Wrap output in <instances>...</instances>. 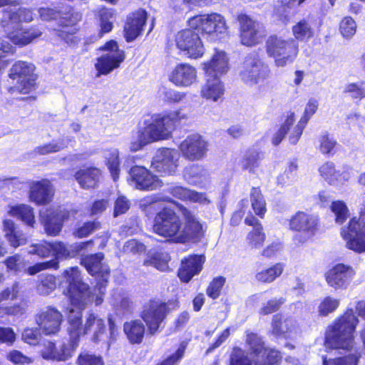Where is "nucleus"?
Instances as JSON below:
<instances>
[{
	"mask_svg": "<svg viewBox=\"0 0 365 365\" xmlns=\"http://www.w3.org/2000/svg\"><path fill=\"white\" fill-rule=\"evenodd\" d=\"M147 20V12L139 9L128 16L124 26L125 37L127 41L135 39L143 29Z\"/></svg>",
	"mask_w": 365,
	"mask_h": 365,
	"instance_id": "obj_29",
	"label": "nucleus"
},
{
	"mask_svg": "<svg viewBox=\"0 0 365 365\" xmlns=\"http://www.w3.org/2000/svg\"><path fill=\"white\" fill-rule=\"evenodd\" d=\"M100 16V33L101 34L110 32L113 29L114 14L112 9H102L99 11Z\"/></svg>",
	"mask_w": 365,
	"mask_h": 365,
	"instance_id": "obj_56",
	"label": "nucleus"
},
{
	"mask_svg": "<svg viewBox=\"0 0 365 365\" xmlns=\"http://www.w3.org/2000/svg\"><path fill=\"white\" fill-rule=\"evenodd\" d=\"M182 215L186 220L182 234L177 237L178 242H196L204 235L203 225L195 217L193 214L186 208L182 210Z\"/></svg>",
	"mask_w": 365,
	"mask_h": 365,
	"instance_id": "obj_25",
	"label": "nucleus"
},
{
	"mask_svg": "<svg viewBox=\"0 0 365 365\" xmlns=\"http://www.w3.org/2000/svg\"><path fill=\"white\" fill-rule=\"evenodd\" d=\"M34 66L26 61H18L10 70L9 78L16 81L15 86L9 88L12 93H28L35 87L36 76L34 73Z\"/></svg>",
	"mask_w": 365,
	"mask_h": 365,
	"instance_id": "obj_9",
	"label": "nucleus"
},
{
	"mask_svg": "<svg viewBox=\"0 0 365 365\" xmlns=\"http://www.w3.org/2000/svg\"><path fill=\"white\" fill-rule=\"evenodd\" d=\"M285 299L282 297L279 299H271L264 304L259 309L260 316H267L277 312L284 304Z\"/></svg>",
	"mask_w": 365,
	"mask_h": 365,
	"instance_id": "obj_59",
	"label": "nucleus"
},
{
	"mask_svg": "<svg viewBox=\"0 0 365 365\" xmlns=\"http://www.w3.org/2000/svg\"><path fill=\"white\" fill-rule=\"evenodd\" d=\"M170 192L174 197L182 200H190L200 203L209 202L204 193L198 192L180 186L171 188Z\"/></svg>",
	"mask_w": 365,
	"mask_h": 365,
	"instance_id": "obj_40",
	"label": "nucleus"
},
{
	"mask_svg": "<svg viewBox=\"0 0 365 365\" xmlns=\"http://www.w3.org/2000/svg\"><path fill=\"white\" fill-rule=\"evenodd\" d=\"M269 69L257 53L247 55L239 71V76L248 86H254L269 76Z\"/></svg>",
	"mask_w": 365,
	"mask_h": 365,
	"instance_id": "obj_8",
	"label": "nucleus"
},
{
	"mask_svg": "<svg viewBox=\"0 0 365 365\" xmlns=\"http://www.w3.org/2000/svg\"><path fill=\"white\" fill-rule=\"evenodd\" d=\"M76 365H104L102 356L90 353L88 351L81 352L76 360Z\"/></svg>",
	"mask_w": 365,
	"mask_h": 365,
	"instance_id": "obj_55",
	"label": "nucleus"
},
{
	"mask_svg": "<svg viewBox=\"0 0 365 365\" xmlns=\"http://www.w3.org/2000/svg\"><path fill=\"white\" fill-rule=\"evenodd\" d=\"M62 275L67 283L64 294L67 297L69 304L78 309V312L82 313L87 306L86 299L91 293L89 285L83 282L77 266L65 269Z\"/></svg>",
	"mask_w": 365,
	"mask_h": 365,
	"instance_id": "obj_5",
	"label": "nucleus"
},
{
	"mask_svg": "<svg viewBox=\"0 0 365 365\" xmlns=\"http://www.w3.org/2000/svg\"><path fill=\"white\" fill-rule=\"evenodd\" d=\"M359 321L352 308H347L329 324L325 331L324 345L327 350L339 354L351 352L354 346V333Z\"/></svg>",
	"mask_w": 365,
	"mask_h": 365,
	"instance_id": "obj_4",
	"label": "nucleus"
},
{
	"mask_svg": "<svg viewBox=\"0 0 365 365\" xmlns=\"http://www.w3.org/2000/svg\"><path fill=\"white\" fill-rule=\"evenodd\" d=\"M224 91V86L219 77L206 76V82L200 92L202 98L216 102L223 96Z\"/></svg>",
	"mask_w": 365,
	"mask_h": 365,
	"instance_id": "obj_32",
	"label": "nucleus"
},
{
	"mask_svg": "<svg viewBox=\"0 0 365 365\" xmlns=\"http://www.w3.org/2000/svg\"><path fill=\"white\" fill-rule=\"evenodd\" d=\"M179 154L175 150L163 148L157 151L151 166L157 172L165 175H173L178 166Z\"/></svg>",
	"mask_w": 365,
	"mask_h": 365,
	"instance_id": "obj_21",
	"label": "nucleus"
},
{
	"mask_svg": "<svg viewBox=\"0 0 365 365\" xmlns=\"http://www.w3.org/2000/svg\"><path fill=\"white\" fill-rule=\"evenodd\" d=\"M169 80L178 87H190L197 81L196 68L188 63H179L171 71Z\"/></svg>",
	"mask_w": 365,
	"mask_h": 365,
	"instance_id": "obj_26",
	"label": "nucleus"
},
{
	"mask_svg": "<svg viewBox=\"0 0 365 365\" xmlns=\"http://www.w3.org/2000/svg\"><path fill=\"white\" fill-rule=\"evenodd\" d=\"M101 49L104 50L106 53L98 58L95 63L97 78L101 75H108L118 68L125 59L124 51L119 49L117 42L115 41L107 42Z\"/></svg>",
	"mask_w": 365,
	"mask_h": 365,
	"instance_id": "obj_11",
	"label": "nucleus"
},
{
	"mask_svg": "<svg viewBox=\"0 0 365 365\" xmlns=\"http://www.w3.org/2000/svg\"><path fill=\"white\" fill-rule=\"evenodd\" d=\"M292 33L298 41H304L311 38L314 35V30L310 23L305 19L299 21L292 27Z\"/></svg>",
	"mask_w": 365,
	"mask_h": 365,
	"instance_id": "obj_49",
	"label": "nucleus"
},
{
	"mask_svg": "<svg viewBox=\"0 0 365 365\" xmlns=\"http://www.w3.org/2000/svg\"><path fill=\"white\" fill-rule=\"evenodd\" d=\"M284 268V264L283 263H276L272 267L257 272L255 275L256 279L262 283L272 282L282 274Z\"/></svg>",
	"mask_w": 365,
	"mask_h": 365,
	"instance_id": "obj_45",
	"label": "nucleus"
},
{
	"mask_svg": "<svg viewBox=\"0 0 365 365\" xmlns=\"http://www.w3.org/2000/svg\"><path fill=\"white\" fill-rule=\"evenodd\" d=\"M175 42L177 47L185 52L190 58H200L205 52V47L199 34L192 29L179 31L175 36Z\"/></svg>",
	"mask_w": 365,
	"mask_h": 365,
	"instance_id": "obj_14",
	"label": "nucleus"
},
{
	"mask_svg": "<svg viewBox=\"0 0 365 365\" xmlns=\"http://www.w3.org/2000/svg\"><path fill=\"white\" fill-rule=\"evenodd\" d=\"M68 140L65 138H61L54 140L52 142L42 145H39L34 149V152L38 155H48L55 153L67 148Z\"/></svg>",
	"mask_w": 365,
	"mask_h": 365,
	"instance_id": "obj_47",
	"label": "nucleus"
},
{
	"mask_svg": "<svg viewBox=\"0 0 365 365\" xmlns=\"http://www.w3.org/2000/svg\"><path fill=\"white\" fill-rule=\"evenodd\" d=\"M53 254L54 255L51 259L42 262H37L34 265L29 266L26 269V273L28 275L32 276L46 269H53L56 270L59 268L58 259L60 256H68L70 252H53Z\"/></svg>",
	"mask_w": 365,
	"mask_h": 365,
	"instance_id": "obj_39",
	"label": "nucleus"
},
{
	"mask_svg": "<svg viewBox=\"0 0 365 365\" xmlns=\"http://www.w3.org/2000/svg\"><path fill=\"white\" fill-rule=\"evenodd\" d=\"M361 354L356 351L354 353L328 358L326 355L322 356V365H358Z\"/></svg>",
	"mask_w": 365,
	"mask_h": 365,
	"instance_id": "obj_44",
	"label": "nucleus"
},
{
	"mask_svg": "<svg viewBox=\"0 0 365 365\" xmlns=\"http://www.w3.org/2000/svg\"><path fill=\"white\" fill-rule=\"evenodd\" d=\"M185 349L186 344L182 342L173 354L160 360L155 365H178L185 355Z\"/></svg>",
	"mask_w": 365,
	"mask_h": 365,
	"instance_id": "obj_60",
	"label": "nucleus"
},
{
	"mask_svg": "<svg viewBox=\"0 0 365 365\" xmlns=\"http://www.w3.org/2000/svg\"><path fill=\"white\" fill-rule=\"evenodd\" d=\"M245 342L249 347L252 359H254L265 348L264 341L261 336L250 330L245 331Z\"/></svg>",
	"mask_w": 365,
	"mask_h": 365,
	"instance_id": "obj_46",
	"label": "nucleus"
},
{
	"mask_svg": "<svg viewBox=\"0 0 365 365\" xmlns=\"http://www.w3.org/2000/svg\"><path fill=\"white\" fill-rule=\"evenodd\" d=\"M34 19L31 11L25 8L7 9L2 11L0 26L8 36L21 26V22H30Z\"/></svg>",
	"mask_w": 365,
	"mask_h": 365,
	"instance_id": "obj_17",
	"label": "nucleus"
},
{
	"mask_svg": "<svg viewBox=\"0 0 365 365\" xmlns=\"http://www.w3.org/2000/svg\"><path fill=\"white\" fill-rule=\"evenodd\" d=\"M331 210L335 215V221L342 224L349 216V210L343 201H334L331 203Z\"/></svg>",
	"mask_w": 365,
	"mask_h": 365,
	"instance_id": "obj_61",
	"label": "nucleus"
},
{
	"mask_svg": "<svg viewBox=\"0 0 365 365\" xmlns=\"http://www.w3.org/2000/svg\"><path fill=\"white\" fill-rule=\"evenodd\" d=\"M262 158L263 154L262 152L255 149H250L242 160V167L249 172H254L255 169L259 166V161Z\"/></svg>",
	"mask_w": 365,
	"mask_h": 365,
	"instance_id": "obj_48",
	"label": "nucleus"
},
{
	"mask_svg": "<svg viewBox=\"0 0 365 365\" xmlns=\"http://www.w3.org/2000/svg\"><path fill=\"white\" fill-rule=\"evenodd\" d=\"M187 23L191 29L201 30L208 34H223L227 30L225 18L217 13L197 15L190 18Z\"/></svg>",
	"mask_w": 365,
	"mask_h": 365,
	"instance_id": "obj_13",
	"label": "nucleus"
},
{
	"mask_svg": "<svg viewBox=\"0 0 365 365\" xmlns=\"http://www.w3.org/2000/svg\"><path fill=\"white\" fill-rule=\"evenodd\" d=\"M319 171L324 180L332 185L343 184L348 180V175L336 170L332 163H324L319 168Z\"/></svg>",
	"mask_w": 365,
	"mask_h": 365,
	"instance_id": "obj_34",
	"label": "nucleus"
},
{
	"mask_svg": "<svg viewBox=\"0 0 365 365\" xmlns=\"http://www.w3.org/2000/svg\"><path fill=\"white\" fill-rule=\"evenodd\" d=\"M205 75L219 77L229 70L228 58L224 51H216L212 59L204 63Z\"/></svg>",
	"mask_w": 365,
	"mask_h": 365,
	"instance_id": "obj_30",
	"label": "nucleus"
},
{
	"mask_svg": "<svg viewBox=\"0 0 365 365\" xmlns=\"http://www.w3.org/2000/svg\"><path fill=\"white\" fill-rule=\"evenodd\" d=\"M101 172L96 168L81 169L75 174V179L83 188L95 187L98 182Z\"/></svg>",
	"mask_w": 365,
	"mask_h": 365,
	"instance_id": "obj_35",
	"label": "nucleus"
},
{
	"mask_svg": "<svg viewBox=\"0 0 365 365\" xmlns=\"http://www.w3.org/2000/svg\"><path fill=\"white\" fill-rule=\"evenodd\" d=\"M255 365H279L282 360L281 352L275 349L265 348L253 359Z\"/></svg>",
	"mask_w": 365,
	"mask_h": 365,
	"instance_id": "obj_37",
	"label": "nucleus"
},
{
	"mask_svg": "<svg viewBox=\"0 0 365 365\" xmlns=\"http://www.w3.org/2000/svg\"><path fill=\"white\" fill-rule=\"evenodd\" d=\"M36 321L43 334L54 336L61 331L63 317L56 307L49 306L37 315Z\"/></svg>",
	"mask_w": 365,
	"mask_h": 365,
	"instance_id": "obj_18",
	"label": "nucleus"
},
{
	"mask_svg": "<svg viewBox=\"0 0 365 365\" xmlns=\"http://www.w3.org/2000/svg\"><path fill=\"white\" fill-rule=\"evenodd\" d=\"M339 30L344 38H351L356 31L355 21L351 17H345L340 23Z\"/></svg>",
	"mask_w": 365,
	"mask_h": 365,
	"instance_id": "obj_64",
	"label": "nucleus"
},
{
	"mask_svg": "<svg viewBox=\"0 0 365 365\" xmlns=\"http://www.w3.org/2000/svg\"><path fill=\"white\" fill-rule=\"evenodd\" d=\"M170 309L168 302L153 297L145 302L139 314V319H131L123 324V331L131 344L143 341L146 328L150 335H155L165 323Z\"/></svg>",
	"mask_w": 365,
	"mask_h": 365,
	"instance_id": "obj_2",
	"label": "nucleus"
},
{
	"mask_svg": "<svg viewBox=\"0 0 365 365\" xmlns=\"http://www.w3.org/2000/svg\"><path fill=\"white\" fill-rule=\"evenodd\" d=\"M180 220L175 212L168 207H164L155 217L153 231L163 237H172L180 230Z\"/></svg>",
	"mask_w": 365,
	"mask_h": 365,
	"instance_id": "obj_15",
	"label": "nucleus"
},
{
	"mask_svg": "<svg viewBox=\"0 0 365 365\" xmlns=\"http://www.w3.org/2000/svg\"><path fill=\"white\" fill-rule=\"evenodd\" d=\"M42 32L37 28H30L28 29L19 26L16 32L9 34L7 38L14 44L23 46L31 43L35 38H38Z\"/></svg>",
	"mask_w": 365,
	"mask_h": 365,
	"instance_id": "obj_33",
	"label": "nucleus"
},
{
	"mask_svg": "<svg viewBox=\"0 0 365 365\" xmlns=\"http://www.w3.org/2000/svg\"><path fill=\"white\" fill-rule=\"evenodd\" d=\"M170 257L168 252H153V255L148 259L145 264H148L160 271H168V263Z\"/></svg>",
	"mask_w": 365,
	"mask_h": 365,
	"instance_id": "obj_51",
	"label": "nucleus"
},
{
	"mask_svg": "<svg viewBox=\"0 0 365 365\" xmlns=\"http://www.w3.org/2000/svg\"><path fill=\"white\" fill-rule=\"evenodd\" d=\"M208 143L200 135H188L182 140L179 149L187 160L195 161L202 159L208 150Z\"/></svg>",
	"mask_w": 365,
	"mask_h": 365,
	"instance_id": "obj_19",
	"label": "nucleus"
},
{
	"mask_svg": "<svg viewBox=\"0 0 365 365\" xmlns=\"http://www.w3.org/2000/svg\"><path fill=\"white\" fill-rule=\"evenodd\" d=\"M356 274L354 269L344 263H337L324 274L328 285L335 289H346Z\"/></svg>",
	"mask_w": 365,
	"mask_h": 365,
	"instance_id": "obj_16",
	"label": "nucleus"
},
{
	"mask_svg": "<svg viewBox=\"0 0 365 365\" xmlns=\"http://www.w3.org/2000/svg\"><path fill=\"white\" fill-rule=\"evenodd\" d=\"M183 118L185 115L180 110L152 115L150 122L133 135L130 143V150L135 152L149 143L168 139L171 136L175 123Z\"/></svg>",
	"mask_w": 365,
	"mask_h": 365,
	"instance_id": "obj_3",
	"label": "nucleus"
},
{
	"mask_svg": "<svg viewBox=\"0 0 365 365\" xmlns=\"http://www.w3.org/2000/svg\"><path fill=\"white\" fill-rule=\"evenodd\" d=\"M6 359L14 365H28L34 361L32 358L16 349L11 350L7 354Z\"/></svg>",
	"mask_w": 365,
	"mask_h": 365,
	"instance_id": "obj_63",
	"label": "nucleus"
},
{
	"mask_svg": "<svg viewBox=\"0 0 365 365\" xmlns=\"http://www.w3.org/2000/svg\"><path fill=\"white\" fill-rule=\"evenodd\" d=\"M252 206L256 215L262 217L266 212L265 201L258 187H253L250 193Z\"/></svg>",
	"mask_w": 365,
	"mask_h": 365,
	"instance_id": "obj_53",
	"label": "nucleus"
},
{
	"mask_svg": "<svg viewBox=\"0 0 365 365\" xmlns=\"http://www.w3.org/2000/svg\"><path fill=\"white\" fill-rule=\"evenodd\" d=\"M54 190L48 180L33 181L30 184L29 199L36 205L48 204L53 199Z\"/></svg>",
	"mask_w": 365,
	"mask_h": 365,
	"instance_id": "obj_27",
	"label": "nucleus"
},
{
	"mask_svg": "<svg viewBox=\"0 0 365 365\" xmlns=\"http://www.w3.org/2000/svg\"><path fill=\"white\" fill-rule=\"evenodd\" d=\"M10 215L21 220L29 226L34 227L35 224L34 209L28 205H19L11 207L9 210Z\"/></svg>",
	"mask_w": 365,
	"mask_h": 365,
	"instance_id": "obj_43",
	"label": "nucleus"
},
{
	"mask_svg": "<svg viewBox=\"0 0 365 365\" xmlns=\"http://www.w3.org/2000/svg\"><path fill=\"white\" fill-rule=\"evenodd\" d=\"M108 284V272H103L101 274L98 281H96L95 289L98 291V294L96 296L94 302L96 306L101 305L103 302V295L106 293V287Z\"/></svg>",
	"mask_w": 365,
	"mask_h": 365,
	"instance_id": "obj_62",
	"label": "nucleus"
},
{
	"mask_svg": "<svg viewBox=\"0 0 365 365\" xmlns=\"http://www.w3.org/2000/svg\"><path fill=\"white\" fill-rule=\"evenodd\" d=\"M266 51L274 59L277 67H284L294 62L299 53L297 41L294 38L270 36L266 41Z\"/></svg>",
	"mask_w": 365,
	"mask_h": 365,
	"instance_id": "obj_6",
	"label": "nucleus"
},
{
	"mask_svg": "<svg viewBox=\"0 0 365 365\" xmlns=\"http://www.w3.org/2000/svg\"><path fill=\"white\" fill-rule=\"evenodd\" d=\"M38 13L41 19L44 21H50L58 18L59 29H54L56 35L67 43L74 41L75 36L73 35L78 30L76 25L81 18L80 14L75 12L66 14L61 16L58 11L49 8H41L38 10Z\"/></svg>",
	"mask_w": 365,
	"mask_h": 365,
	"instance_id": "obj_7",
	"label": "nucleus"
},
{
	"mask_svg": "<svg viewBox=\"0 0 365 365\" xmlns=\"http://www.w3.org/2000/svg\"><path fill=\"white\" fill-rule=\"evenodd\" d=\"M318 217L304 212H297L289 220L292 230L303 232L309 237L315 235L318 227Z\"/></svg>",
	"mask_w": 365,
	"mask_h": 365,
	"instance_id": "obj_28",
	"label": "nucleus"
},
{
	"mask_svg": "<svg viewBox=\"0 0 365 365\" xmlns=\"http://www.w3.org/2000/svg\"><path fill=\"white\" fill-rule=\"evenodd\" d=\"M341 235L349 250L365 251V206L361 208L359 219L351 218L348 226L341 228Z\"/></svg>",
	"mask_w": 365,
	"mask_h": 365,
	"instance_id": "obj_10",
	"label": "nucleus"
},
{
	"mask_svg": "<svg viewBox=\"0 0 365 365\" xmlns=\"http://www.w3.org/2000/svg\"><path fill=\"white\" fill-rule=\"evenodd\" d=\"M58 286V277L51 274H42L36 283V290L38 294L46 296L53 292Z\"/></svg>",
	"mask_w": 365,
	"mask_h": 365,
	"instance_id": "obj_38",
	"label": "nucleus"
},
{
	"mask_svg": "<svg viewBox=\"0 0 365 365\" xmlns=\"http://www.w3.org/2000/svg\"><path fill=\"white\" fill-rule=\"evenodd\" d=\"M340 301L330 296L325 297L318 307V312L321 316H327L334 312L339 306Z\"/></svg>",
	"mask_w": 365,
	"mask_h": 365,
	"instance_id": "obj_58",
	"label": "nucleus"
},
{
	"mask_svg": "<svg viewBox=\"0 0 365 365\" xmlns=\"http://www.w3.org/2000/svg\"><path fill=\"white\" fill-rule=\"evenodd\" d=\"M205 261L203 254H190L182 259L177 271V276L182 283H188L200 273Z\"/></svg>",
	"mask_w": 365,
	"mask_h": 365,
	"instance_id": "obj_20",
	"label": "nucleus"
},
{
	"mask_svg": "<svg viewBox=\"0 0 365 365\" xmlns=\"http://www.w3.org/2000/svg\"><path fill=\"white\" fill-rule=\"evenodd\" d=\"M131 182L135 187L142 190H153L161 187L159 178L142 166H133L129 171Z\"/></svg>",
	"mask_w": 365,
	"mask_h": 365,
	"instance_id": "obj_24",
	"label": "nucleus"
},
{
	"mask_svg": "<svg viewBox=\"0 0 365 365\" xmlns=\"http://www.w3.org/2000/svg\"><path fill=\"white\" fill-rule=\"evenodd\" d=\"M4 227L6 232L5 236L14 248H17L19 246L25 244L26 240L24 235L16 230L12 220H5Z\"/></svg>",
	"mask_w": 365,
	"mask_h": 365,
	"instance_id": "obj_42",
	"label": "nucleus"
},
{
	"mask_svg": "<svg viewBox=\"0 0 365 365\" xmlns=\"http://www.w3.org/2000/svg\"><path fill=\"white\" fill-rule=\"evenodd\" d=\"M103 252H95L91 255H85L81 259V264L86 269L91 276L95 277L96 281H98L100 275L103 272H108V278L110 277V269L108 267L103 265Z\"/></svg>",
	"mask_w": 365,
	"mask_h": 365,
	"instance_id": "obj_31",
	"label": "nucleus"
},
{
	"mask_svg": "<svg viewBox=\"0 0 365 365\" xmlns=\"http://www.w3.org/2000/svg\"><path fill=\"white\" fill-rule=\"evenodd\" d=\"M68 210L57 209H42L40 211V220L45 230L49 235H57L61 230L63 222L69 218Z\"/></svg>",
	"mask_w": 365,
	"mask_h": 365,
	"instance_id": "obj_23",
	"label": "nucleus"
},
{
	"mask_svg": "<svg viewBox=\"0 0 365 365\" xmlns=\"http://www.w3.org/2000/svg\"><path fill=\"white\" fill-rule=\"evenodd\" d=\"M183 177L188 183L195 185H202L209 181L207 170L200 165H190L185 168Z\"/></svg>",
	"mask_w": 365,
	"mask_h": 365,
	"instance_id": "obj_36",
	"label": "nucleus"
},
{
	"mask_svg": "<svg viewBox=\"0 0 365 365\" xmlns=\"http://www.w3.org/2000/svg\"><path fill=\"white\" fill-rule=\"evenodd\" d=\"M226 282V278L223 276L214 277L206 288V294L212 300L217 299L222 293L223 287Z\"/></svg>",
	"mask_w": 365,
	"mask_h": 365,
	"instance_id": "obj_52",
	"label": "nucleus"
},
{
	"mask_svg": "<svg viewBox=\"0 0 365 365\" xmlns=\"http://www.w3.org/2000/svg\"><path fill=\"white\" fill-rule=\"evenodd\" d=\"M262 227H258L248 232L246 237L247 248L257 250L261 247L265 240V234L262 232Z\"/></svg>",
	"mask_w": 365,
	"mask_h": 365,
	"instance_id": "obj_50",
	"label": "nucleus"
},
{
	"mask_svg": "<svg viewBox=\"0 0 365 365\" xmlns=\"http://www.w3.org/2000/svg\"><path fill=\"white\" fill-rule=\"evenodd\" d=\"M269 334L277 339H289L297 329V320L291 317H284L282 313L272 317Z\"/></svg>",
	"mask_w": 365,
	"mask_h": 365,
	"instance_id": "obj_22",
	"label": "nucleus"
},
{
	"mask_svg": "<svg viewBox=\"0 0 365 365\" xmlns=\"http://www.w3.org/2000/svg\"><path fill=\"white\" fill-rule=\"evenodd\" d=\"M229 365H252V360L240 347H234L230 356Z\"/></svg>",
	"mask_w": 365,
	"mask_h": 365,
	"instance_id": "obj_57",
	"label": "nucleus"
},
{
	"mask_svg": "<svg viewBox=\"0 0 365 365\" xmlns=\"http://www.w3.org/2000/svg\"><path fill=\"white\" fill-rule=\"evenodd\" d=\"M295 121L294 113H290L283 124L280 126L278 130L273 135L272 138V143L277 146L278 145L284 136L287 134L288 131L291 129Z\"/></svg>",
	"mask_w": 365,
	"mask_h": 365,
	"instance_id": "obj_54",
	"label": "nucleus"
},
{
	"mask_svg": "<svg viewBox=\"0 0 365 365\" xmlns=\"http://www.w3.org/2000/svg\"><path fill=\"white\" fill-rule=\"evenodd\" d=\"M107 319L109 335L106 340V324L103 318L93 311H90L86 314L83 324V314L76 312L72 307L68 308L67 312L68 327L66 328L68 336L67 341L63 342L58 348L54 341H44L40 351V356L47 361H66L69 360L73 356L79 346L81 337L91 333L94 326L96 327L92 334L91 341L96 344L106 342L107 346H110L116 341L119 336V329L112 315H108Z\"/></svg>",
	"mask_w": 365,
	"mask_h": 365,
	"instance_id": "obj_1",
	"label": "nucleus"
},
{
	"mask_svg": "<svg viewBox=\"0 0 365 365\" xmlns=\"http://www.w3.org/2000/svg\"><path fill=\"white\" fill-rule=\"evenodd\" d=\"M106 164L113 179L116 181L120 174L119 150L117 148H109L103 152Z\"/></svg>",
	"mask_w": 365,
	"mask_h": 365,
	"instance_id": "obj_41",
	"label": "nucleus"
},
{
	"mask_svg": "<svg viewBox=\"0 0 365 365\" xmlns=\"http://www.w3.org/2000/svg\"><path fill=\"white\" fill-rule=\"evenodd\" d=\"M240 24V38L242 44L254 46L259 43L265 36L263 26L246 14L237 16Z\"/></svg>",
	"mask_w": 365,
	"mask_h": 365,
	"instance_id": "obj_12",
	"label": "nucleus"
}]
</instances>
